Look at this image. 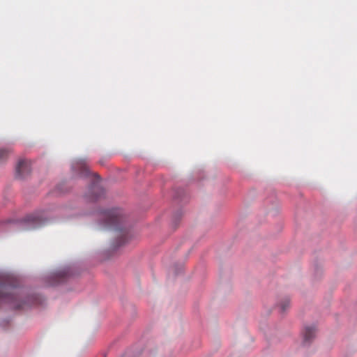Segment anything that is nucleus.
Instances as JSON below:
<instances>
[{"label": "nucleus", "mask_w": 357, "mask_h": 357, "mask_svg": "<svg viewBox=\"0 0 357 357\" xmlns=\"http://www.w3.org/2000/svg\"><path fill=\"white\" fill-rule=\"evenodd\" d=\"M3 301L13 304L17 309H24L39 303L38 298L36 295L29 296L26 300L18 302V294L16 289L6 282H0V303Z\"/></svg>", "instance_id": "1"}, {"label": "nucleus", "mask_w": 357, "mask_h": 357, "mask_svg": "<svg viewBox=\"0 0 357 357\" xmlns=\"http://www.w3.org/2000/svg\"><path fill=\"white\" fill-rule=\"evenodd\" d=\"M105 224L109 226H116L122 221V213L119 209H112L103 213Z\"/></svg>", "instance_id": "2"}, {"label": "nucleus", "mask_w": 357, "mask_h": 357, "mask_svg": "<svg viewBox=\"0 0 357 357\" xmlns=\"http://www.w3.org/2000/svg\"><path fill=\"white\" fill-rule=\"evenodd\" d=\"M31 172V163L24 160H20L16 166L15 176L17 178H24Z\"/></svg>", "instance_id": "3"}, {"label": "nucleus", "mask_w": 357, "mask_h": 357, "mask_svg": "<svg viewBox=\"0 0 357 357\" xmlns=\"http://www.w3.org/2000/svg\"><path fill=\"white\" fill-rule=\"evenodd\" d=\"M25 220L31 228L40 227L45 222V219L40 213L29 215Z\"/></svg>", "instance_id": "4"}, {"label": "nucleus", "mask_w": 357, "mask_h": 357, "mask_svg": "<svg viewBox=\"0 0 357 357\" xmlns=\"http://www.w3.org/2000/svg\"><path fill=\"white\" fill-rule=\"evenodd\" d=\"M90 193L92 195L89 199L94 202L103 196L104 190L98 183H94L90 188Z\"/></svg>", "instance_id": "5"}, {"label": "nucleus", "mask_w": 357, "mask_h": 357, "mask_svg": "<svg viewBox=\"0 0 357 357\" xmlns=\"http://www.w3.org/2000/svg\"><path fill=\"white\" fill-rule=\"evenodd\" d=\"M73 169L77 170L83 176H86L89 174V167L84 160H78L73 165Z\"/></svg>", "instance_id": "6"}, {"label": "nucleus", "mask_w": 357, "mask_h": 357, "mask_svg": "<svg viewBox=\"0 0 357 357\" xmlns=\"http://www.w3.org/2000/svg\"><path fill=\"white\" fill-rule=\"evenodd\" d=\"M316 329L314 327H306L305 328L303 334V344H307L311 342V340L315 336Z\"/></svg>", "instance_id": "7"}, {"label": "nucleus", "mask_w": 357, "mask_h": 357, "mask_svg": "<svg viewBox=\"0 0 357 357\" xmlns=\"http://www.w3.org/2000/svg\"><path fill=\"white\" fill-rule=\"evenodd\" d=\"M10 153V150L8 149H0V162L5 161L9 154Z\"/></svg>", "instance_id": "8"}, {"label": "nucleus", "mask_w": 357, "mask_h": 357, "mask_svg": "<svg viewBox=\"0 0 357 357\" xmlns=\"http://www.w3.org/2000/svg\"><path fill=\"white\" fill-rule=\"evenodd\" d=\"M289 300L285 299L280 303V307L281 308V310L282 312H284L285 310L289 307Z\"/></svg>", "instance_id": "9"}, {"label": "nucleus", "mask_w": 357, "mask_h": 357, "mask_svg": "<svg viewBox=\"0 0 357 357\" xmlns=\"http://www.w3.org/2000/svg\"><path fill=\"white\" fill-rule=\"evenodd\" d=\"M127 235H128L127 232L123 233V236L121 238V239L118 242V246H121V245H123L124 243H126V242L127 241Z\"/></svg>", "instance_id": "10"}]
</instances>
